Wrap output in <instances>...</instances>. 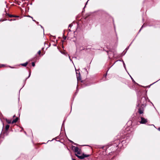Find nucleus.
<instances>
[{"instance_id":"1","label":"nucleus","mask_w":160,"mask_h":160,"mask_svg":"<svg viewBox=\"0 0 160 160\" xmlns=\"http://www.w3.org/2000/svg\"><path fill=\"white\" fill-rule=\"evenodd\" d=\"M72 149L76 153L75 155L79 159H83L84 158L88 157L89 155L83 154L82 155H79L81 154V150L78 147L73 146Z\"/></svg>"},{"instance_id":"2","label":"nucleus","mask_w":160,"mask_h":160,"mask_svg":"<svg viewBox=\"0 0 160 160\" xmlns=\"http://www.w3.org/2000/svg\"><path fill=\"white\" fill-rule=\"evenodd\" d=\"M145 106V103H142L138 109V112L140 114H142L143 113L144 108Z\"/></svg>"},{"instance_id":"3","label":"nucleus","mask_w":160,"mask_h":160,"mask_svg":"<svg viewBox=\"0 0 160 160\" xmlns=\"http://www.w3.org/2000/svg\"><path fill=\"white\" fill-rule=\"evenodd\" d=\"M141 121L140 123L141 124H145L147 122V120L145 118L143 117H141Z\"/></svg>"},{"instance_id":"4","label":"nucleus","mask_w":160,"mask_h":160,"mask_svg":"<svg viewBox=\"0 0 160 160\" xmlns=\"http://www.w3.org/2000/svg\"><path fill=\"white\" fill-rule=\"evenodd\" d=\"M76 75L77 77V78L78 79H81V77H80V72H79L78 73V72L76 71Z\"/></svg>"},{"instance_id":"5","label":"nucleus","mask_w":160,"mask_h":160,"mask_svg":"<svg viewBox=\"0 0 160 160\" xmlns=\"http://www.w3.org/2000/svg\"><path fill=\"white\" fill-rule=\"evenodd\" d=\"M18 120V118L17 117L15 119H13V120L12 122V123L13 124L14 123L16 122Z\"/></svg>"},{"instance_id":"6","label":"nucleus","mask_w":160,"mask_h":160,"mask_svg":"<svg viewBox=\"0 0 160 160\" xmlns=\"http://www.w3.org/2000/svg\"><path fill=\"white\" fill-rule=\"evenodd\" d=\"M9 128V125H7L5 127V129L6 130H8Z\"/></svg>"},{"instance_id":"7","label":"nucleus","mask_w":160,"mask_h":160,"mask_svg":"<svg viewBox=\"0 0 160 160\" xmlns=\"http://www.w3.org/2000/svg\"><path fill=\"white\" fill-rule=\"evenodd\" d=\"M6 121L8 124L12 123L11 120H10L6 119Z\"/></svg>"},{"instance_id":"8","label":"nucleus","mask_w":160,"mask_h":160,"mask_svg":"<svg viewBox=\"0 0 160 160\" xmlns=\"http://www.w3.org/2000/svg\"><path fill=\"white\" fill-rule=\"evenodd\" d=\"M28 63L27 62H26L25 63L22 64V65L23 66L25 67L27 65Z\"/></svg>"},{"instance_id":"9","label":"nucleus","mask_w":160,"mask_h":160,"mask_svg":"<svg viewBox=\"0 0 160 160\" xmlns=\"http://www.w3.org/2000/svg\"><path fill=\"white\" fill-rule=\"evenodd\" d=\"M9 16L10 17H18V16H13V15H9Z\"/></svg>"},{"instance_id":"10","label":"nucleus","mask_w":160,"mask_h":160,"mask_svg":"<svg viewBox=\"0 0 160 160\" xmlns=\"http://www.w3.org/2000/svg\"><path fill=\"white\" fill-rule=\"evenodd\" d=\"M32 65L33 67H34L35 66V64L34 62H33L32 63Z\"/></svg>"},{"instance_id":"11","label":"nucleus","mask_w":160,"mask_h":160,"mask_svg":"<svg viewBox=\"0 0 160 160\" xmlns=\"http://www.w3.org/2000/svg\"><path fill=\"white\" fill-rule=\"evenodd\" d=\"M142 100H144L145 102H146V100H145V98H142Z\"/></svg>"},{"instance_id":"12","label":"nucleus","mask_w":160,"mask_h":160,"mask_svg":"<svg viewBox=\"0 0 160 160\" xmlns=\"http://www.w3.org/2000/svg\"><path fill=\"white\" fill-rule=\"evenodd\" d=\"M30 75H31V72H29V75L28 77V78H26V79H27V78H29V77H30Z\"/></svg>"},{"instance_id":"13","label":"nucleus","mask_w":160,"mask_h":160,"mask_svg":"<svg viewBox=\"0 0 160 160\" xmlns=\"http://www.w3.org/2000/svg\"><path fill=\"white\" fill-rule=\"evenodd\" d=\"M41 53V52L40 50L38 52V54L40 55Z\"/></svg>"},{"instance_id":"14","label":"nucleus","mask_w":160,"mask_h":160,"mask_svg":"<svg viewBox=\"0 0 160 160\" xmlns=\"http://www.w3.org/2000/svg\"><path fill=\"white\" fill-rule=\"evenodd\" d=\"M28 17H30V18H31L32 19H33V18L32 17H31V16H30L29 15H28Z\"/></svg>"},{"instance_id":"15","label":"nucleus","mask_w":160,"mask_h":160,"mask_svg":"<svg viewBox=\"0 0 160 160\" xmlns=\"http://www.w3.org/2000/svg\"><path fill=\"white\" fill-rule=\"evenodd\" d=\"M72 26V25L71 24H69V27H71Z\"/></svg>"},{"instance_id":"16","label":"nucleus","mask_w":160,"mask_h":160,"mask_svg":"<svg viewBox=\"0 0 160 160\" xmlns=\"http://www.w3.org/2000/svg\"><path fill=\"white\" fill-rule=\"evenodd\" d=\"M123 65H124V67L125 68V64L124 63V62H123Z\"/></svg>"},{"instance_id":"17","label":"nucleus","mask_w":160,"mask_h":160,"mask_svg":"<svg viewBox=\"0 0 160 160\" xmlns=\"http://www.w3.org/2000/svg\"><path fill=\"white\" fill-rule=\"evenodd\" d=\"M15 20V19H13V20H12V19H11L9 20L10 21H12V20Z\"/></svg>"},{"instance_id":"18","label":"nucleus","mask_w":160,"mask_h":160,"mask_svg":"<svg viewBox=\"0 0 160 160\" xmlns=\"http://www.w3.org/2000/svg\"><path fill=\"white\" fill-rule=\"evenodd\" d=\"M143 26H142V27H141V28L140 29V30H139V32H140V31H141V29H142V28L143 27Z\"/></svg>"},{"instance_id":"19","label":"nucleus","mask_w":160,"mask_h":160,"mask_svg":"<svg viewBox=\"0 0 160 160\" xmlns=\"http://www.w3.org/2000/svg\"><path fill=\"white\" fill-rule=\"evenodd\" d=\"M69 58L70 59V60H71V61H72V60H71V59H70V57L69 56Z\"/></svg>"},{"instance_id":"20","label":"nucleus","mask_w":160,"mask_h":160,"mask_svg":"<svg viewBox=\"0 0 160 160\" xmlns=\"http://www.w3.org/2000/svg\"><path fill=\"white\" fill-rule=\"evenodd\" d=\"M158 130L159 131H160V128H158Z\"/></svg>"},{"instance_id":"21","label":"nucleus","mask_w":160,"mask_h":160,"mask_svg":"<svg viewBox=\"0 0 160 160\" xmlns=\"http://www.w3.org/2000/svg\"><path fill=\"white\" fill-rule=\"evenodd\" d=\"M72 160H76V159L72 158Z\"/></svg>"},{"instance_id":"22","label":"nucleus","mask_w":160,"mask_h":160,"mask_svg":"<svg viewBox=\"0 0 160 160\" xmlns=\"http://www.w3.org/2000/svg\"><path fill=\"white\" fill-rule=\"evenodd\" d=\"M15 117V115H14L13 116V118H14Z\"/></svg>"},{"instance_id":"23","label":"nucleus","mask_w":160,"mask_h":160,"mask_svg":"<svg viewBox=\"0 0 160 160\" xmlns=\"http://www.w3.org/2000/svg\"><path fill=\"white\" fill-rule=\"evenodd\" d=\"M41 27L43 29V28L42 26H41Z\"/></svg>"},{"instance_id":"24","label":"nucleus","mask_w":160,"mask_h":160,"mask_svg":"<svg viewBox=\"0 0 160 160\" xmlns=\"http://www.w3.org/2000/svg\"><path fill=\"white\" fill-rule=\"evenodd\" d=\"M33 21H34V22H35V21H35V20H33Z\"/></svg>"},{"instance_id":"25","label":"nucleus","mask_w":160,"mask_h":160,"mask_svg":"<svg viewBox=\"0 0 160 160\" xmlns=\"http://www.w3.org/2000/svg\"><path fill=\"white\" fill-rule=\"evenodd\" d=\"M4 65H1V66H4Z\"/></svg>"},{"instance_id":"26","label":"nucleus","mask_w":160,"mask_h":160,"mask_svg":"<svg viewBox=\"0 0 160 160\" xmlns=\"http://www.w3.org/2000/svg\"><path fill=\"white\" fill-rule=\"evenodd\" d=\"M139 105H140V104H138V106Z\"/></svg>"},{"instance_id":"27","label":"nucleus","mask_w":160,"mask_h":160,"mask_svg":"<svg viewBox=\"0 0 160 160\" xmlns=\"http://www.w3.org/2000/svg\"><path fill=\"white\" fill-rule=\"evenodd\" d=\"M131 78L132 79H133V78L131 77Z\"/></svg>"},{"instance_id":"28","label":"nucleus","mask_w":160,"mask_h":160,"mask_svg":"<svg viewBox=\"0 0 160 160\" xmlns=\"http://www.w3.org/2000/svg\"><path fill=\"white\" fill-rule=\"evenodd\" d=\"M1 20H0V22H1Z\"/></svg>"}]
</instances>
